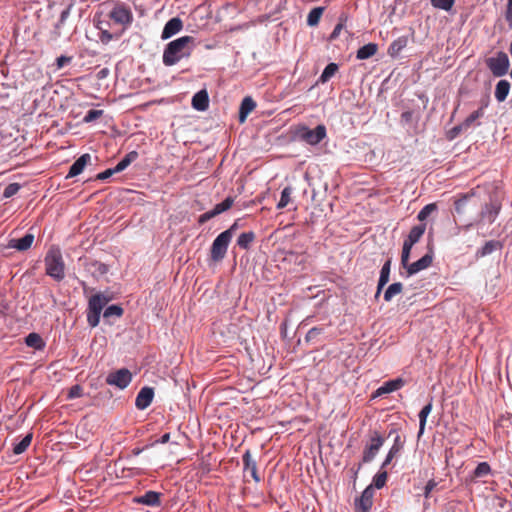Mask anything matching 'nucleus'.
<instances>
[{
    "label": "nucleus",
    "instance_id": "obj_35",
    "mask_svg": "<svg viewBox=\"0 0 512 512\" xmlns=\"http://www.w3.org/2000/svg\"><path fill=\"white\" fill-rule=\"evenodd\" d=\"M407 41L404 38H398L397 40L393 41L388 49V53L390 56L395 57L397 56L401 50L406 46Z\"/></svg>",
    "mask_w": 512,
    "mask_h": 512
},
{
    "label": "nucleus",
    "instance_id": "obj_49",
    "mask_svg": "<svg viewBox=\"0 0 512 512\" xmlns=\"http://www.w3.org/2000/svg\"><path fill=\"white\" fill-rule=\"evenodd\" d=\"M73 60V57L72 56H65V55H61L60 57H58L56 59V69L57 70H60L62 68H64L65 66L69 65Z\"/></svg>",
    "mask_w": 512,
    "mask_h": 512
},
{
    "label": "nucleus",
    "instance_id": "obj_36",
    "mask_svg": "<svg viewBox=\"0 0 512 512\" xmlns=\"http://www.w3.org/2000/svg\"><path fill=\"white\" fill-rule=\"evenodd\" d=\"M491 472V467L487 462H481L477 465L475 470L473 471V479L482 478L489 475Z\"/></svg>",
    "mask_w": 512,
    "mask_h": 512
},
{
    "label": "nucleus",
    "instance_id": "obj_37",
    "mask_svg": "<svg viewBox=\"0 0 512 512\" xmlns=\"http://www.w3.org/2000/svg\"><path fill=\"white\" fill-rule=\"evenodd\" d=\"M292 188L290 186L285 187L281 192L280 200L277 204L278 209L285 208L291 202Z\"/></svg>",
    "mask_w": 512,
    "mask_h": 512
},
{
    "label": "nucleus",
    "instance_id": "obj_58",
    "mask_svg": "<svg viewBox=\"0 0 512 512\" xmlns=\"http://www.w3.org/2000/svg\"><path fill=\"white\" fill-rule=\"evenodd\" d=\"M97 266H98L97 270L100 274H105L108 271V268L105 264L97 263Z\"/></svg>",
    "mask_w": 512,
    "mask_h": 512
},
{
    "label": "nucleus",
    "instance_id": "obj_55",
    "mask_svg": "<svg viewBox=\"0 0 512 512\" xmlns=\"http://www.w3.org/2000/svg\"><path fill=\"white\" fill-rule=\"evenodd\" d=\"M342 28H343V25L341 23L337 24L330 35V39L331 40L336 39L339 36Z\"/></svg>",
    "mask_w": 512,
    "mask_h": 512
},
{
    "label": "nucleus",
    "instance_id": "obj_46",
    "mask_svg": "<svg viewBox=\"0 0 512 512\" xmlns=\"http://www.w3.org/2000/svg\"><path fill=\"white\" fill-rule=\"evenodd\" d=\"M192 106L198 111H205L209 107V98H192Z\"/></svg>",
    "mask_w": 512,
    "mask_h": 512
},
{
    "label": "nucleus",
    "instance_id": "obj_41",
    "mask_svg": "<svg viewBox=\"0 0 512 512\" xmlns=\"http://www.w3.org/2000/svg\"><path fill=\"white\" fill-rule=\"evenodd\" d=\"M103 114H104V111L101 109H91L84 116L83 122L84 123L94 122V121L98 120L99 118H101L103 116Z\"/></svg>",
    "mask_w": 512,
    "mask_h": 512
},
{
    "label": "nucleus",
    "instance_id": "obj_30",
    "mask_svg": "<svg viewBox=\"0 0 512 512\" xmlns=\"http://www.w3.org/2000/svg\"><path fill=\"white\" fill-rule=\"evenodd\" d=\"M255 240V233L253 231L244 232L239 235L237 239V245L244 250H247L250 248L251 244Z\"/></svg>",
    "mask_w": 512,
    "mask_h": 512
},
{
    "label": "nucleus",
    "instance_id": "obj_6",
    "mask_svg": "<svg viewBox=\"0 0 512 512\" xmlns=\"http://www.w3.org/2000/svg\"><path fill=\"white\" fill-rule=\"evenodd\" d=\"M426 230V224L416 225L411 228L407 238L404 240L402 254H401V265H406L410 259V253L412 247L421 239Z\"/></svg>",
    "mask_w": 512,
    "mask_h": 512
},
{
    "label": "nucleus",
    "instance_id": "obj_51",
    "mask_svg": "<svg viewBox=\"0 0 512 512\" xmlns=\"http://www.w3.org/2000/svg\"><path fill=\"white\" fill-rule=\"evenodd\" d=\"M438 483L434 479H430L424 487L423 495L426 499L430 498L431 492L437 487Z\"/></svg>",
    "mask_w": 512,
    "mask_h": 512
},
{
    "label": "nucleus",
    "instance_id": "obj_62",
    "mask_svg": "<svg viewBox=\"0 0 512 512\" xmlns=\"http://www.w3.org/2000/svg\"><path fill=\"white\" fill-rule=\"evenodd\" d=\"M107 72H108V70H107L106 68H104V69H102V70L100 71V74H101L102 76H105V75L107 74Z\"/></svg>",
    "mask_w": 512,
    "mask_h": 512
},
{
    "label": "nucleus",
    "instance_id": "obj_33",
    "mask_svg": "<svg viewBox=\"0 0 512 512\" xmlns=\"http://www.w3.org/2000/svg\"><path fill=\"white\" fill-rule=\"evenodd\" d=\"M32 433H28L20 442L14 445L13 452L16 455L22 454L27 450L32 441Z\"/></svg>",
    "mask_w": 512,
    "mask_h": 512
},
{
    "label": "nucleus",
    "instance_id": "obj_21",
    "mask_svg": "<svg viewBox=\"0 0 512 512\" xmlns=\"http://www.w3.org/2000/svg\"><path fill=\"white\" fill-rule=\"evenodd\" d=\"M91 157L89 154L81 155L70 167L67 178L75 177L79 175L90 161Z\"/></svg>",
    "mask_w": 512,
    "mask_h": 512
},
{
    "label": "nucleus",
    "instance_id": "obj_29",
    "mask_svg": "<svg viewBox=\"0 0 512 512\" xmlns=\"http://www.w3.org/2000/svg\"><path fill=\"white\" fill-rule=\"evenodd\" d=\"M137 151H131L127 153L114 167V171L122 172L125 170L132 162H134L138 158Z\"/></svg>",
    "mask_w": 512,
    "mask_h": 512
},
{
    "label": "nucleus",
    "instance_id": "obj_9",
    "mask_svg": "<svg viewBox=\"0 0 512 512\" xmlns=\"http://www.w3.org/2000/svg\"><path fill=\"white\" fill-rule=\"evenodd\" d=\"M109 17L115 23L128 27L133 22L131 9L123 3L116 4L109 13Z\"/></svg>",
    "mask_w": 512,
    "mask_h": 512
},
{
    "label": "nucleus",
    "instance_id": "obj_45",
    "mask_svg": "<svg viewBox=\"0 0 512 512\" xmlns=\"http://www.w3.org/2000/svg\"><path fill=\"white\" fill-rule=\"evenodd\" d=\"M388 474L386 471L378 472L373 478V484L377 489H381L387 482Z\"/></svg>",
    "mask_w": 512,
    "mask_h": 512
},
{
    "label": "nucleus",
    "instance_id": "obj_26",
    "mask_svg": "<svg viewBox=\"0 0 512 512\" xmlns=\"http://www.w3.org/2000/svg\"><path fill=\"white\" fill-rule=\"evenodd\" d=\"M402 448L403 443L400 440V436L397 435L392 447L390 448L388 454L386 455L384 462L382 463L381 468H385L386 466H388L391 463V461L399 454Z\"/></svg>",
    "mask_w": 512,
    "mask_h": 512
},
{
    "label": "nucleus",
    "instance_id": "obj_24",
    "mask_svg": "<svg viewBox=\"0 0 512 512\" xmlns=\"http://www.w3.org/2000/svg\"><path fill=\"white\" fill-rule=\"evenodd\" d=\"M475 189H472L470 192L466 194H462L455 202V211L457 214H463L466 212V206L468 203L472 201V198L475 196Z\"/></svg>",
    "mask_w": 512,
    "mask_h": 512
},
{
    "label": "nucleus",
    "instance_id": "obj_25",
    "mask_svg": "<svg viewBox=\"0 0 512 512\" xmlns=\"http://www.w3.org/2000/svg\"><path fill=\"white\" fill-rule=\"evenodd\" d=\"M433 409L432 399L421 409L419 412V431H418V438H420L426 427L427 417L431 413Z\"/></svg>",
    "mask_w": 512,
    "mask_h": 512
},
{
    "label": "nucleus",
    "instance_id": "obj_15",
    "mask_svg": "<svg viewBox=\"0 0 512 512\" xmlns=\"http://www.w3.org/2000/svg\"><path fill=\"white\" fill-rule=\"evenodd\" d=\"M242 461L244 465V471H249L253 480L256 483H259L261 481V477L258 473L257 462L252 458L250 450H247L243 454Z\"/></svg>",
    "mask_w": 512,
    "mask_h": 512
},
{
    "label": "nucleus",
    "instance_id": "obj_32",
    "mask_svg": "<svg viewBox=\"0 0 512 512\" xmlns=\"http://www.w3.org/2000/svg\"><path fill=\"white\" fill-rule=\"evenodd\" d=\"M483 115V109L480 108L474 112H472L463 123H461L459 126L455 127V130H466L468 129L474 121H476L479 117Z\"/></svg>",
    "mask_w": 512,
    "mask_h": 512
},
{
    "label": "nucleus",
    "instance_id": "obj_56",
    "mask_svg": "<svg viewBox=\"0 0 512 512\" xmlns=\"http://www.w3.org/2000/svg\"><path fill=\"white\" fill-rule=\"evenodd\" d=\"M170 440V433H165L161 436L159 440H157V443L165 444L169 442Z\"/></svg>",
    "mask_w": 512,
    "mask_h": 512
},
{
    "label": "nucleus",
    "instance_id": "obj_34",
    "mask_svg": "<svg viewBox=\"0 0 512 512\" xmlns=\"http://www.w3.org/2000/svg\"><path fill=\"white\" fill-rule=\"evenodd\" d=\"M323 12H324V8L323 7H315V8H313L309 12V14L307 16V24L309 26H316L319 23L320 18L322 16Z\"/></svg>",
    "mask_w": 512,
    "mask_h": 512
},
{
    "label": "nucleus",
    "instance_id": "obj_20",
    "mask_svg": "<svg viewBox=\"0 0 512 512\" xmlns=\"http://www.w3.org/2000/svg\"><path fill=\"white\" fill-rule=\"evenodd\" d=\"M390 270H391V260L388 259L384 263V265L382 266V269L380 271V277H379V280H378L377 290H376V293H375V298L376 299L380 296L383 287L389 281Z\"/></svg>",
    "mask_w": 512,
    "mask_h": 512
},
{
    "label": "nucleus",
    "instance_id": "obj_3",
    "mask_svg": "<svg viewBox=\"0 0 512 512\" xmlns=\"http://www.w3.org/2000/svg\"><path fill=\"white\" fill-rule=\"evenodd\" d=\"M110 300V297L101 292L90 297L87 308V322L92 328L98 326L101 312Z\"/></svg>",
    "mask_w": 512,
    "mask_h": 512
},
{
    "label": "nucleus",
    "instance_id": "obj_12",
    "mask_svg": "<svg viewBox=\"0 0 512 512\" xmlns=\"http://www.w3.org/2000/svg\"><path fill=\"white\" fill-rule=\"evenodd\" d=\"M432 261H433V251H432V249H430V251L427 254H425L423 257H421L416 262H413L410 264L408 261L406 265H402V266L406 269L407 276H412V275L430 267L432 264Z\"/></svg>",
    "mask_w": 512,
    "mask_h": 512
},
{
    "label": "nucleus",
    "instance_id": "obj_22",
    "mask_svg": "<svg viewBox=\"0 0 512 512\" xmlns=\"http://www.w3.org/2000/svg\"><path fill=\"white\" fill-rule=\"evenodd\" d=\"M356 512H368L372 506V492L365 489L359 499L355 503Z\"/></svg>",
    "mask_w": 512,
    "mask_h": 512
},
{
    "label": "nucleus",
    "instance_id": "obj_14",
    "mask_svg": "<svg viewBox=\"0 0 512 512\" xmlns=\"http://www.w3.org/2000/svg\"><path fill=\"white\" fill-rule=\"evenodd\" d=\"M153 397H154L153 388L143 387L137 394V397L135 400V406L140 410H144L152 403Z\"/></svg>",
    "mask_w": 512,
    "mask_h": 512
},
{
    "label": "nucleus",
    "instance_id": "obj_13",
    "mask_svg": "<svg viewBox=\"0 0 512 512\" xmlns=\"http://www.w3.org/2000/svg\"><path fill=\"white\" fill-rule=\"evenodd\" d=\"M183 29V22L179 17L171 18L164 26L161 38L169 39Z\"/></svg>",
    "mask_w": 512,
    "mask_h": 512
},
{
    "label": "nucleus",
    "instance_id": "obj_23",
    "mask_svg": "<svg viewBox=\"0 0 512 512\" xmlns=\"http://www.w3.org/2000/svg\"><path fill=\"white\" fill-rule=\"evenodd\" d=\"M256 108V102L253 98H243L239 109V122L244 123L247 116Z\"/></svg>",
    "mask_w": 512,
    "mask_h": 512
},
{
    "label": "nucleus",
    "instance_id": "obj_59",
    "mask_svg": "<svg viewBox=\"0 0 512 512\" xmlns=\"http://www.w3.org/2000/svg\"><path fill=\"white\" fill-rule=\"evenodd\" d=\"M68 15H69V10H68V9H66V10L62 11V13H61V15H60V20H59V22H60L61 24H62V23H64V22H65V20H66V18L68 17Z\"/></svg>",
    "mask_w": 512,
    "mask_h": 512
},
{
    "label": "nucleus",
    "instance_id": "obj_54",
    "mask_svg": "<svg viewBox=\"0 0 512 512\" xmlns=\"http://www.w3.org/2000/svg\"><path fill=\"white\" fill-rule=\"evenodd\" d=\"M401 120L404 123H410L413 120V112L412 111H405L401 115Z\"/></svg>",
    "mask_w": 512,
    "mask_h": 512
},
{
    "label": "nucleus",
    "instance_id": "obj_44",
    "mask_svg": "<svg viewBox=\"0 0 512 512\" xmlns=\"http://www.w3.org/2000/svg\"><path fill=\"white\" fill-rule=\"evenodd\" d=\"M499 246V242L497 241H488L485 243V245L478 251V254L480 256H486L488 254H491L493 251L497 249Z\"/></svg>",
    "mask_w": 512,
    "mask_h": 512
},
{
    "label": "nucleus",
    "instance_id": "obj_43",
    "mask_svg": "<svg viewBox=\"0 0 512 512\" xmlns=\"http://www.w3.org/2000/svg\"><path fill=\"white\" fill-rule=\"evenodd\" d=\"M510 90V83L507 80H500L496 86L495 96H507Z\"/></svg>",
    "mask_w": 512,
    "mask_h": 512
},
{
    "label": "nucleus",
    "instance_id": "obj_27",
    "mask_svg": "<svg viewBox=\"0 0 512 512\" xmlns=\"http://www.w3.org/2000/svg\"><path fill=\"white\" fill-rule=\"evenodd\" d=\"M378 51V45L376 43H368L357 50L356 57L359 60H365L374 56Z\"/></svg>",
    "mask_w": 512,
    "mask_h": 512
},
{
    "label": "nucleus",
    "instance_id": "obj_52",
    "mask_svg": "<svg viewBox=\"0 0 512 512\" xmlns=\"http://www.w3.org/2000/svg\"><path fill=\"white\" fill-rule=\"evenodd\" d=\"M505 20L508 23V26L512 28V0H507Z\"/></svg>",
    "mask_w": 512,
    "mask_h": 512
},
{
    "label": "nucleus",
    "instance_id": "obj_16",
    "mask_svg": "<svg viewBox=\"0 0 512 512\" xmlns=\"http://www.w3.org/2000/svg\"><path fill=\"white\" fill-rule=\"evenodd\" d=\"M406 381L403 378H396L393 380L386 381L381 387H379L374 394V397L381 396L394 392L401 389L405 385Z\"/></svg>",
    "mask_w": 512,
    "mask_h": 512
},
{
    "label": "nucleus",
    "instance_id": "obj_38",
    "mask_svg": "<svg viewBox=\"0 0 512 512\" xmlns=\"http://www.w3.org/2000/svg\"><path fill=\"white\" fill-rule=\"evenodd\" d=\"M124 313V310L121 306L119 305H111V306H108L105 310H104V313H103V317L105 319H108L110 317H117V318H120Z\"/></svg>",
    "mask_w": 512,
    "mask_h": 512
},
{
    "label": "nucleus",
    "instance_id": "obj_11",
    "mask_svg": "<svg viewBox=\"0 0 512 512\" xmlns=\"http://www.w3.org/2000/svg\"><path fill=\"white\" fill-rule=\"evenodd\" d=\"M233 203H234V198L231 196H228L224 201L215 205V207L212 210L201 214L199 216L198 223L204 224L207 221H209L210 219L216 217L217 215L229 210L232 207Z\"/></svg>",
    "mask_w": 512,
    "mask_h": 512
},
{
    "label": "nucleus",
    "instance_id": "obj_5",
    "mask_svg": "<svg viewBox=\"0 0 512 512\" xmlns=\"http://www.w3.org/2000/svg\"><path fill=\"white\" fill-rule=\"evenodd\" d=\"M231 240L229 231L221 232L214 239L210 248V258L213 262H220L225 258Z\"/></svg>",
    "mask_w": 512,
    "mask_h": 512
},
{
    "label": "nucleus",
    "instance_id": "obj_53",
    "mask_svg": "<svg viewBox=\"0 0 512 512\" xmlns=\"http://www.w3.org/2000/svg\"><path fill=\"white\" fill-rule=\"evenodd\" d=\"M118 173L117 171H114V168L106 169L105 171L97 174L96 179L98 180H106L109 177H111L113 174Z\"/></svg>",
    "mask_w": 512,
    "mask_h": 512
},
{
    "label": "nucleus",
    "instance_id": "obj_64",
    "mask_svg": "<svg viewBox=\"0 0 512 512\" xmlns=\"http://www.w3.org/2000/svg\"><path fill=\"white\" fill-rule=\"evenodd\" d=\"M294 255H295V253H294V252H289V253L287 254V256H286V258H285V259H287L288 257H292V256H294Z\"/></svg>",
    "mask_w": 512,
    "mask_h": 512
},
{
    "label": "nucleus",
    "instance_id": "obj_60",
    "mask_svg": "<svg viewBox=\"0 0 512 512\" xmlns=\"http://www.w3.org/2000/svg\"><path fill=\"white\" fill-rule=\"evenodd\" d=\"M238 228V223L234 222L226 231H229L231 233V238L233 237L235 231Z\"/></svg>",
    "mask_w": 512,
    "mask_h": 512
},
{
    "label": "nucleus",
    "instance_id": "obj_50",
    "mask_svg": "<svg viewBox=\"0 0 512 512\" xmlns=\"http://www.w3.org/2000/svg\"><path fill=\"white\" fill-rule=\"evenodd\" d=\"M323 330L324 329L321 327L311 328L306 334V340L312 341V340L316 339L319 335H321L323 333Z\"/></svg>",
    "mask_w": 512,
    "mask_h": 512
},
{
    "label": "nucleus",
    "instance_id": "obj_42",
    "mask_svg": "<svg viewBox=\"0 0 512 512\" xmlns=\"http://www.w3.org/2000/svg\"><path fill=\"white\" fill-rule=\"evenodd\" d=\"M455 3V0H431V4L433 7L437 9H442L445 11L451 10Z\"/></svg>",
    "mask_w": 512,
    "mask_h": 512
},
{
    "label": "nucleus",
    "instance_id": "obj_17",
    "mask_svg": "<svg viewBox=\"0 0 512 512\" xmlns=\"http://www.w3.org/2000/svg\"><path fill=\"white\" fill-rule=\"evenodd\" d=\"M501 209V205L498 202L492 201L485 204L484 208L480 213L482 220H487L488 223H493L498 216Z\"/></svg>",
    "mask_w": 512,
    "mask_h": 512
},
{
    "label": "nucleus",
    "instance_id": "obj_2",
    "mask_svg": "<svg viewBox=\"0 0 512 512\" xmlns=\"http://www.w3.org/2000/svg\"><path fill=\"white\" fill-rule=\"evenodd\" d=\"M45 272L55 281L60 282L65 278V262L58 246H51L45 258Z\"/></svg>",
    "mask_w": 512,
    "mask_h": 512
},
{
    "label": "nucleus",
    "instance_id": "obj_47",
    "mask_svg": "<svg viewBox=\"0 0 512 512\" xmlns=\"http://www.w3.org/2000/svg\"><path fill=\"white\" fill-rule=\"evenodd\" d=\"M20 188H21V186L19 183H10L9 185H7L5 187L4 192H3V197L10 198V197L14 196L15 194L18 193Z\"/></svg>",
    "mask_w": 512,
    "mask_h": 512
},
{
    "label": "nucleus",
    "instance_id": "obj_10",
    "mask_svg": "<svg viewBox=\"0 0 512 512\" xmlns=\"http://www.w3.org/2000/svg\"><path fill=\"white\" fill-rule=\"evenodd\" d=\"M132 381V373L127 368L111 372L106 377V383L116 386L119 389H125Z\"/></svg>",
    "mask_w": 512,
    "mask_h": 512
},
{
    "label": "nucleus",
    "instance_id": "obj_8",
    "mask_svg": "<svg viewBox=\"0 0 512 512\" xmlns=\"http://www.w3.org/2000/svg\"><path fill=\"white\" fill-rule=\"evenodd\" d=\"M486 64L494 76L501 77L508 71L509 59L505 52L500 51L495 57L488 58Z\"/></svg>",
    "mask_w": 512,
    "mask_h": 512
},
{
    "label": "nucleus",
    "instance_id": "obj_48",
    "mask_svg": "<svg viewBox=\"0 0 512 512\" xmlns=\"http://www.w3.org/2000/svg\"><path fill=\"white\" fill-rule=\"evenodd\" d=\"M83 395V388L76 384V385H73L69 391H68V394H67V398L68 399H74V398H79Z\"/></svg>",
    "mask_w": 512,
    "mask_h": 512
},
{
    "label": "nucleus",
    "instance_id": "obj_19",
    "mask_svg": "<svg viewBox=\"0 0 512 512\" xmlns=\"http://www.w3.org/2000/svg\"><path fill=\"white\" fill-rule=\"evenodd\" d=\"M161 493L155 491H147L144 495L136 497L134 502L146 506L157 507L161 504Z\"/></svg>",
    "mask_w": 512,
    "mask_h": 512
},
{
    "label": "nucleus",
    "instance_id": "obj_7",
    "mask_svg": "<svg viewBox=\"0 0 512 512\" xmlns=\"http://www.w3.org/2000/svg\"><path fill=\"white\" fill-rule=\"evenodd\" d=\"M296 136L310 145H317L326 137V127L318 125L315 129H310L307 126H299Z\"/></svg>",
    "mask_w": 512,
    "mask_h": 512
},
{
    "label": "nucleus",
    "instance_id": "obj_28",
    "mask_svg": "<svg viewBox=\"0 0 512 512\" xmlns=\"http://www.w3.org/2000/svg\"><path fill=\"white\" fill-rule=\"evenodd\" d=\"M25 344L28 347L34 348L36 350H42L45 347V342L43 341L42 337L35 333H29L25 338Z\"/></svg>",
    "mask_w": 512,
    "mask_h": 512
},
{
    "label": "nucleus",
    "instance_id": "obj_63",
    "mask_svg": "<svg viewBox=\"0 0 512 512\" xmlns=\"http://www.w3.org/2000/svg\"><path fill=\"white\" fill-rule=\"evenodd\" d=\"M461 131H462V130H458V129H456V130H455V127H454V128H453V130H452V132H453L454 134H459Z\"/></svg>",
    "mask_w": 512,
    "mask_h": 512
},
{
    "label": "nucleus",
    "instance_id": "obj_18",
    "mask_svg": "<svg viewBox=\"0 0 512 512\" xmlns=\"http://www.w3.org/2000/svg\"><path fill=\"white\" fill-rule=\"evenodd\" d=\"M34 239L35 237L32 233H27L22 238L11 239L9 241L8 247L16 249L18 251H27L28 249L31 248Z\"/></svg>",
    "mask_w": 512,
    "mask_h": 512
},
{
    "label": "nucleus",
    "instance_id": "obj_1",
    "mask_svg": "<svg viewBox=\"0 0 512 512\" xmlns=\"http://www.w3.org/2000/svg\"><path fill=\"white\" fill-rule=\"evenodd\" d=\"M195 47V39L192 36H182L169 42L163 52L162 61L165 66H173L182 59L191 56Z\"/></svg>",
    "mask_w": 512,
    "mask_h": 512
},
{
    "label": "nucleus",
    "instance_id": "obj_39",
    "mask_svg": "<svg viewBox=\"0 0 512 512\" xmlns=\"http://www.w3.org/2000/svg\"><path fill=\"white\" fill-rule=\"evenodd\" d=\"M338 71V65L336 63L328 64L322 72L320 79L322 82L328 81Z\"/></svg>",
    "mask_w": 512,
    "mask_h": 512
},
{
    "label": "nucleus",
    "instance_id": "obj_4",
    "mask_svg": "<svg viewBox=\"0 0 512 512\" xmlns=\"http://www.w3.org/2000/svg\"><path fill=\"white\" fill-rule=\"evenodd\" d=\"M384 442V437L378 431H373L369 434V440L364 446L362 460L358 465L357 471L360 470L362 464H367L374 460Z\"/></svg>",
    "mask_w": 512,
    "mask_h": 512
},
{
    "label": "nucleus",
    "instance_id": "obj_61",
    "mask_svg": "<svg viewBox=\"0 0 512 512\" xmlns=\"http://www.w3.org/2000/svg\"><path fill=\"white\" fill-rule=\"evenodd\" d=\"M194 96H208V92L206 89H201L200 91L196 92Z\"/></svg>",
    "mask_w": 512,
    "mask_h": 512
},
{
    "label": "nucleus",
    "instance_id": "obj_31",
    "mask_svg": "<svg viewBox=\"0 0 512 512\" xmlns=\"http://www.w3.org/2000/svg\"><path fill=\"white\" fill-rule=\"evenodd\" d=\"M403 290V285L400 282L391 284L384 292V300L390 302L396 295L400 294Z\"/></svg>",
    "mask_w": 512,
    "mask_h": 512
},
{
    "label": "nucleus",
    "instance_id": "obj_57",
    "mask_svg": "<svg viewBox=\"0 0 512 512\" xmlns=\"http://www.w3.org/2000/svg\"><path fill=\"white\" fill-rule=\"evenodd\" d=\"M111 39H112V35H111L109 32H107V31L102 32V34H101V40H102L103 42H104V41H106V42H107V41H110Z\"/></svg>",
    "mask_w": 512,
    "mask_h": 512
},
{
    "label": "nucleus",
    "instance_id": "obj_40",
    "mask_svg": "<svg viewBox=\"0 0 512 512\" xmlns=\"http://www.w3.org/2000/svg\"><path fill=\"white\" fill-rule=\"evenodd\" d=\"M437 209V206L435 203H430V204H427L425 205L418 213L417 215V219L419 221H424L426 220L429 215L434 212L435 210Z\"/></svg>",
    "mask_w": 512,
    "mask_h": 512
}]
</instances>
